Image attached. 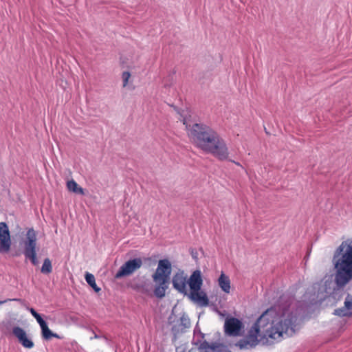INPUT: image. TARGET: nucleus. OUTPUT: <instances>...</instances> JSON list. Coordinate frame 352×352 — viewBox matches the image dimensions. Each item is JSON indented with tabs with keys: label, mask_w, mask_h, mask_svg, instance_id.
<instances>
[{
	"label": "nucleus",
	"mask_w": 352,
	"mask_h": 352,
	"mask_svg": "<svg viewBox=\"0 0 352 352\" xmlns=\"http://www.w3.org/2000/svg\"><path fill=\"white\" fill-rule=\"evenodd\" d=\"M297 318L292 313L278 314L275 308L267 309L248 330L244 338L236 345L240 349H249L260 342L267 343L279 341L285 337L292 336L296 331Z\"/></svg>",
	"instance_id": "f257e3e1"
},
{
	"label": "nucleus",
	"mask_w": 352,
	"mask_h": 352,
	"mask_svg": "<svg viewBox=\"0 0 352 352\" xmlns=\"http://www.w3.org/2000/svg\"><path fill=\"white\" fill-rule=\"evenodd\" d=\"M188 135L192 143L205 153H210L220 160L228 157L229 152L225 140L211 127L195 123L192 126L184 120Z\"/></svg>",
	"instance_id": "f03ea898"
},
{
	"label": "nucleus",
	"mask_w": 352,
	"mask_h": 352,
	"mask_svg": "<svg viewBox=\"0 0 352 352\" xmlns=\"http://www.w3.org/2000/svg\"><path fill=\"white\" fill-rule=\"evenodd\" d=\"M340 257L335 263L337 270L336 283L344 285L352 279V245L342 242L338 248L335 255Z\"/></svg>",
	"instance_id": "7ed1b4c3"
},
{
	"label": "nucleus",
	"mask_w": 352,
	"mask_h": 352,
	"mask_svg": "<svg viewBox=\"0 0 352 352\" xmlns=\"http://www.w3.org/2000/svg\"><path fill=\"white\" fill-rule=\"evenodd\" d=\"M171 272L172 265L168 259L164 258L158 261L157 269L152 275L153 280L156 283L154 289L156 297L162 298L165 296Z\"/></svg>",
	"instance_id": "20e7f679"
},
{
	"label": "nucleus",
	"mask_w": 352,
	"mask_h": 352,
	"mask_svg": "<svg viewBox=\"0 0 352 352\" xmlns=\"http://www.w3.org/2000/svg\"><path fill=\"white\" fill-rule=\"evenodd\" d=\"M36 232L33 228L28 229L24 240L23 254L26 259H29L31 263L36 266L38 264L36 253Z\"/></svg>",
	"instance_id": "39448f33"
},
{
	"label": "nucleus",
	"mask_w": 352,
	"mask_h": 352,
	"mask_svg": "<svg viewBox=\"0 0 352 352\" xmlns=\"http://www.w3.org/2000/svg\"><path fill=\"white\" fill-rule=\"evenodd\" d=\"M142 265V261L140 258L129 260L120 267L116 274L115 278H121L122 277L130 276L139 270Z\"/></svg>",
	"instance_id": "423d86ee"
},
{
	"label": "nucleus",
	"mask_w": 352,
	"mask_h": 352,
	"mask_svg": "<svg viewBox=\"0 0 352 352\" xmlns=\"http://www.w3.org/2000/svg\"><path fill=\"white\" fill-rule=\"evenodd\" d=\"M12 240L9 227L6 222H0V254L8 253Z\"/></svg>",
	"instance_id": "0eeeda50"
},
{
	"label": "nucleus",
	"mask_w": 352,
	"mask_h": 352,
	"mask_svg": "<svg viewBox=\"0 0 352 352\" xmlns=\"http://www.w3.org/2000/svg\"><path fill=\"white\" fill-rule=\"evenodd\" d=\"M173 288L182 294H187L188 276L184 271L179 270L172 277Z\"/></svg>",
	"instance_id": "6e6552de"
},
{
	"label": "nucleus",
	"mask_w": 352,
	"mask_h": 352,
	"mask_svg": "<svg viewBox=\"0 0 352 352\" xmlns=\"http://www.w3.org/2000/svg\"><path fill=\"white\" fill-rule=\"evenodd\" d=\"M243 327V323L236 318H229L225 321V332L229 336H239Z\"/></svg>",
	"instance_id": "1a4fd4ad"
},
{
	"label": "nucleus",
	"mask_w": 352,
	"mask_h": 352,
	"mask_svg": "<svg viewBox=\"0 0 352 352\" xmlns=\"http://www.w3.org/2000/svg\"><path fill=\"white\" fill-rule=\"evenodd\" d=\"M12 333L24 348L32 349L34 347V342L30 338H29L23 328L20 327H14L12 329Z\"/></svg>",
	"instance_id": "9d476101"
},
{
	"label": "nucleus",
	"mask_w": 352,
	"mask_h": 352,
	"mask_svg": "<svg viewBox=\"0 0 352 352\" xmlns=\"http://www.w3.org/2000/svg\"><path fill=\"white\" fill-rule=\"evenodd\" d=\"M188 298L199 307H207L209 305L208 295L201 288L200 290L190 292Z\"/></svg>",
	"instance_id": "9b49d317"
},
{
	"label": "nucleus",
	"mask_w": 352,
	"mask_h": 352,
	"mask_svg": "<svg viewBox=\"0 0 352 352\" xmlns=\"http://www.w3.org/2000/svg\"><path fill=\"white\" fill-rule=\"evenodd\" d=\"M204 283L201 272L200 270H195L188 278V285L190 292L200 290Z\"/></svg>",
	"instance_id": "f8f14e48"
},
{
	"label": "nucleus",
	"mask_w": 352,
	"mask_h": 352,
	"mask_svg": "<svg viewBox=\"0 0 352 352\" xmlns=\"http://www.w3.org/2000/svg\"><path fill=\"white\" fill-rule=\"evenodd\" d=\"M226 346L221 344H209L206 342L201 344L199 352H226Z\"/></svg>",
	"instance_id": "ddd939ff"
},
{
	"label": "nucleus",
	"mask_w": 352,
	"mask_h": 352,
	"mask_svg": "<svg viewBox=\"0 0 352 352\" xmlns=\"http://www.w3.org/2000/svg\"><path fill=\"white\" fill-rule=\"evenodd\" d=\"M344 309H337L334 314L339 316H352V296H349L344 302Z\"/></svg>",
	"instance_id": "4468645a"
},
{
	"label": "nucleus",
	"mask_w": 352,
	"mask_h": 352,
	"mask_svg": "<svg viewBox=\"0 0 352 352\" xmlns=\"http://www.w3.org/2000/svg\"><path fill=\"white\" fill-rule=\"evenodd\" d=\"M218 285L223 292L226 294L230 292V280L223 272H221L218 278Z\"/></svg>",
	"instance_id": "2eb2a0df"
},
{
	"label": "nucleus",
	"mask_w": 352,
	"mask_h": 352,
	"mask_svg": "<svg viewBox=\"0 0 352 352\" xmlns=\"http://www.w3.org/2000/svg\"><path fill=\"white\" fill-rule=\"evenodd\" d=\"M67 187L70 192L76 194L84 195V189L73 179L67 182Z\"/></svg>",
	"instance_id": "dca6fc26"
},
{
	"label": "nucleus",
	"mask_w": 352,
	"mask_h": 352,
	"mask_svg": "<svg viewBox=\"0 0 352 352\" xmlns=\"http://www.w3.org/2000/svg\"><path fill=\"white\" fill-rule=\"evenodd\" d=\"M42 338L45 340H50L53 336V332L49 329L47 323L45 322L41 327Z\"/></svg>",
	"instance_id": "f3484780"
},
{
	"label": "nucleus",
	"mask_w": 352,
	"mask_h": 352,
	"mask_svg": "<svg viewBox=\"0 0 352 352\" xmlns=\"http://www.w3.org/2000/svg\"><path fill=\"white\" fill-rule=\"evenodd\" d=\"M41 272L44 274H49L52 272V262L49 258H45Z\"/></svg>",
	"instance_id": "a211bd4d"
},
{
	"label": "nucleus",
	"mask_w": 352,
	"mask_h": 352,
	"mask_svg": "<svg viewBox=\"0 0 352 352\" xmlns=\"http://www.w3.org/2000/svg\"><path fill=\"white\" fill-rule=\"evenodd\" d=\"M28 309L32 315V316L36 320L40 327L46 322V321L42 318V316L38 314L33 307H28Z\"/></svg>",
	"instance_id": "6ab92c4d"
},
{
	"label": "nucleus",
	"mask_w": 352,
	"mask_h": 352,
	"mask_svg": "<svg viewBox=\"0 0 352 352\" xmlns=\"http://www.w3.org/2000/svg\"><path fill=\"white\" fill-rule=\"evenodd\" d=\"M131 75L129 72H123L122 74V86L123 87H125L127 86L129 79L131 78Z\"/></svg>",
	"instance_id": "aec40b11"
},
{
	"label": "nucleus",
	"mask_w": 352,
	"mask_h": 352,
	"mask_svg": "<svg viewBox=\"0 0 352 352\" xmlns=\"http://www.w3.org/2000/svg\"><path fill=\"white\" fill-rule=\"evenodd\" d=\"M89 287H92L96 292L100 291V288L96 283L94 276L91 274H89Z\"/></svg>",
	"instance_id": "412c9836"
},
{
	"label": "nucleus",
	"mask_w": 352,
	"mask_h": 352,
	"mask_svg": "<svg viewBox=\"0 0 352 352\" xmlns=\"http://www.w3.org/2000/svg\"><path fill=\"white\" fill-rule=\"evenodd\" d=\"M52 338H58V339H62L63 338L62 336H60L58 334H57L56 333H54V332H53Z\"/></svg>",
	"instance_id": "4be33fe9"
},
{
	"label": "nucleus",
	"mask_w": 352,
	"mask_h": 352,
	"mask_svg": "<svg viewBox=\"0 0 352 352\" xmlns=\"http://www.w3.org/2000/svg\"><path fill=\"white\" fill-rule=\"evenodd\" d=\"M84 278L85 281L88 283V271H86L84 274Z\"/></svg>",
	"instance_id": "5701e85b"
},
{
	"label": "nucleus",
	"mask_w": 352,
	"mask_h": 352,
	"mask_svg": "<svg viewBox=\"0 0 352 352\" xmlns=\"http://www.w3.org/2000/svg\"><path fill=\"white\" fill-rule=\"evenodd\" d=\"M8 300H11V299H6V300H0V305H2L3 303L6 302Z\"/></svg>",
	"instance_id": "b1692460"
},
{
	"label": "nucleus",
	"mask_w": 352,
	"mask_h": 352,
	"mask_svg": "<svg viewBox=\"0 0 352 352\" xmlns=\"http://www.w3.org/2000/svg\"><path fill=\"white\" fill-rule=\"evenodd\" d=\"M236 165L239 166L240 164L239 162H234Z\"/></svg>",
	"instance_id": "393cba45"
},
{
	"label": "nucleus",
	"mask_w": 352,
	"mask_h": 352,
	"mask_svg": "<svg viewBox=\"0 0 352 352\" xmlns=\"http://www.w3.org/2000/svg\"><path fill=\"white\" fill-rule=\"evenodd\" d=\"M12 300H19V299L14 298Z\"/></svg>",
	"instance_id": "a878e982"
}]
</instances>
